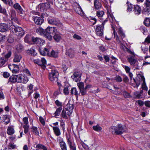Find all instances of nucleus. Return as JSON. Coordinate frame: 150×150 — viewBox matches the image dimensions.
<instances>
[{
	"instance_id": "nucleus-1",
	"label": "nucleus",
	"mask_w": 150,
	"mask_h": 150,
	"mask_svg": "<svg viewBox=\"0 0 150 150\" xmlns=\"http://www.w3.org/2000/svg\"><path fill=\"white\" fill-rule=\"evenodd\" d=\"M74 106L73 104H67L65 109H63L61 113V117L63 118L67 119L70 117L73 112Z\"/></svg>"
},
{
	"instance_id": "nucleus-2",
	"label": "nucleus",
	"mask_w": 150,
	"mask_h": 150,
	"mask_svg": "<svg viewBox=\"0 0 150 150\" xmlns=\"http://www.w3.org/2000/svg\"><path fill=\"white\" fill-rule=\"evenodd\" d=\"M58 31L57 28L55 27H48L46 29L45 37L49 40H52V35H54Z\"/></svg>"
},
{
	"instance_id": "nucleus-3",
	"label": "nucleus",
	"mask_w": 150,
	"mask_h": 150,
	"mask_svg": "<svg viewBox=\"0 0 150 150\" xmlns=\"http://www.w3.org/2000/svg\"><path fill=\"white\" fill-rule=\"evenodd\" d=\"M110 131L115 134H120L125 131L124 127L121 124H119L117 126H112L110 128Z\"/></svg>"
},
{
	"instance_id": "nucleus-4",
	"label": "nucleus",
	"mask_w": 150,
	"mask_h": 150,
	"mask_svg": "<svg viewBox=\"0 0 150 150\" xmlns=\"http://www.w3.org/2000/svg\"><path fill=\"white\" fill-rule=\"evenodd\" d=\"M47 21L49 24L56 25L59 28H62L63 26L62 23L57 19L50 17L48 18Z\"/></svg>"
},
{
	"instance_id": "nucleus-5",
	"label": "nucleus",
	"mask_w": 150,
	"mask_h": 150,
	"mask_svg": "<svg viewBox=\"0 0 150 150\" xmlns=\"http://www.w3.org/2000/svg\"><path fill=\"white\" fill-rule=\"evenodd\" d=\"M59 73L56 70H52L49 74V79L53 82H56L58 80Z\"/></svg>"
},
{
	"instance_id": "nucleus-6",
	"label": "nucleus",
	"mask_w": 150,
	"mask_h": 150,
	"mask_svg": "<svg viewBox=\"0 0 150 150\" xmlns=\"http://www.w3.org/2000/svg\"><path fill=\"white\" fill-rule=\"evenodd\" d=\"M11 26V28L14 29V31L16 35L21 37L24 35V31L21 28L19 27H16L13 25Z\"/></svg>"
},
{
	"instance_id": "nucleus-7",
	"label": "nucleus",
	"mask_w": 150,
	"mask_h": 150,
	"mask_svg": "<svg viewBox=\"0 0 150 150\" xmlns=\"http://www.w3.org/2000/svg\"><path fill=\"white\" fill-rule=\"evenodd\" d=\"M130 53L132 54V55L129 56L127 58V60L131 65L136 64L138 65V61L136 59L135 55L132 52Z\"/></svg>"
},
{
	"instance_id": "nucleus-8",
	"label": "nucleus",
	"mask_w": 150,
	"mask_h": 150,
	"mask_svg": "<svg viewBox=\"0 0 150 150\" xmlns=\"http://www.w3.org/2000/svg\"><path fill=\"white\" fill-rule=\"evenodd\" d=\"M11 52L9 51L4 56V57H2L0 58V67L2 66L8 60V58L11 56Z\"/></svg>"
},
{
	"instance_id": "nucleus-9",
	"label": "nucleus",
	"mask_w": 150,
	"mask_h": 150,
	"mask_svg": "<svg viewBox=\"0 0 150 150\" xmlns=\"http://www.w3.org/2000/svg\"><path fill=\"white\" fill-rule=\"evenodd\" d=\"M18 82L26 83L28 81V78L25 74L18 75Z\"/></svg>"
},
{
	"instance_id": "nucleus-10",
	"label": "nucleus",
	"mask_w": 150,
	"mask_h": 150,
	"mask_svg": "<svg viewBox=\"0 0 150 150\" xmlns=\"http://www.w3.org/2000/svg\"><path fill=\"white\" fill-rule=\"evenodd\" d=\"M81 73L78 71L74 72L71 76L73 80L76 82L80 81L81 79Z\"/></svg>"
},
{
	"instance_id": "nucleus-11",
	"label": "nucleus",
	"mask_w": 150,
	"mask_h": 150,
	"mask_svg": "<svg viewBox=\"0 0 150 150\" xmlns=\"http://www.w3.org/2000/svg\"><path fill=\"white\" fill-rule=\"evenodd\" d=\"M8 23L10 24L8 25L5 23H1L0 24V31L2 32H5L7 31L8 29V26H10L12 25V22L11 21H9ZM10 28V29L11 28Z\"/></svg>"
},
{
	"instance_id": "nucleus-12",
	"label": "nucleus",
	"mask_w": 150,
	"mask_h": 150,
	"mask_svg": "<svg viewBox=\"0 0 150 150\" xmlns=\"http://www.w3.org/2000/svg\"><path fill=\"white\" fill-rule=\"evenodd\" d=\"M104 27L100 25H97L95 28L96 34L98 36H101L103 34Z\"/></svg>"
},
{
	"instance_id": "nucleus-13",
	"label": "nucleus",
	"mask_w": 150,
	"mask_h": 150,
	"mask_svg": "<svg viewBox=\"0 0 150 150\" xmlns=\"http://www.w3.org/2000/svg\"><path fill=\"white\" fill-rule=\"evenodd\" d=\"M32 40L34 43L40 44L41 45L44 44L45 41L41 38L38 37H33Z\"/></svg>"
},
{
	"instance_id": "nucleus-14",
	"label": "nucleus",
	"mask_w": 150,
	"mask_h": 150,
	"mask_svg": "<svg viewBox=\"0 0 150 150\" xmlns=\"http://www.w3.org/2000/svg\"><path fill=\"white\" fill-rule=\"evenodd\" d=\"M13 8L16 10L18 13L22 14L23 10L20 4L18 3H16L13 5Z\"/></svg>"
},
{
	"instance_id": "nucleus-15",
	"label": "nucleus",
	"mask_w": 150,
	"mask_h": 150,
	"mask_svg": "<svg viewBox=\"0 0 150 150\" xmlns=\"http://www.w3.org/2000/svg\"><path fill=\"white\" fill-rule=\"evenodd\" d=\"M33 20L36 24L39 25H41L44 21L43 18L42 17H36L34 18Z\"/></svg>"
},
{
	"instance_id": "nucleus-16",
	"label": "nucleus",
	"mask_w": 150,
	"mask_h": 150,
	"mask_svg": "<svg viewBox=\"0 0 150 150\" xmlns=\"http://www.w3.org/2000/svg\"><path fill=\"white\" fill-rule=\"evenodd\" d=\"M144 4L146 6L144 8L145 11L149 13L150 12V8L149 7L150 6V0H146Z\"/></svg>"
},
{
	"instance_id": "nucleus-17",
	"label": "nucleus",
	"mask_w": 150,
	"mask_h": 150,
	"mask_svg": "<svg viewBox=\"0 0 150 150\" xmlns=\"http://www.w3.org/2000/svg\"><path fill=\"white\" fill-rule=\"evenodd\" d=\"M39 51L41 54L43 56L48 55L49 56V51L47 48H45L42 50L40 48L39 49Z\"/></svg>"
},
{
	"instance_id": "nucleus-18",
	"label": "nucleus",
	"mask_w": 150,
	"mask_h": 150,
	"mask_svg": "<svg viewBox=\"0 0 150 150\" xmlns=\"http://www.w3.org/2000/svg\"><path fill=\"white\" fill-rule=\"evenodd\" d=\"M66 54V55L71 58L74 57L75 54L74 50L71 48L67 51Z\"/></svg>"
},
{
	"instance_id": "nucleus-19",
	"label": "nucleus",
	"mask_w": 150,
	"mask_h": 150,
	"mask_svg": "<svg viewBox=\"0 0 150 150\" xmlns=\"http://www.w3.org/2000/svg\"><path fill=\"white\" fill-rule=\"evenodd\" d=\"M140 79L142 81V87L143 89L144 90L147 91L148 90V87L146 85L145 81V79L144 76H141Z\"/></svg>"
},
{
	"instance_id": "nucleus-20",
	"label": "nucleus",
	"mask_w": 150,
	"mask_h": 150,
	"mask_svg": "<svg viewBox=\"0 0 150 150\" xmlns=\"http://www.w3.org/2000/svg\"><path fill=\"white\" fill-rule=\"evenodd\" d=\"M18 75H14L11 76L8 79V82L14 83L16 82H18Z\"/></svg>"
},
{
	"instance_id": "nucleus-21",
	"label": "nucleus",
	"mask_w": 150,
	"mask_h": 150,
	"mask_svg": "<svg viewBox=\"0 0 150 150\" xmlns=\"http://www.w3.org/2000/svg\"><path fill=\"white\" fill-rule=\"evenodd\" d=\"M133 11L135 14L139 15L141 13V8L138 5H135L134 7Z\"/></svg>"
},
{
	"instance_id": "nucleus-22",
	"label": "nucleus",
	"mask_w": 150,
	"mask_h": 150,
	"mask_svg": "<svg viewBox=\"0 0 150 150\" xmlns=\"http://www.w3.org/2000/svg\"><path fill=\"white\" fill-rule=\"evenodd\" d=\"M60 34L59 32L57 31L56 33L54 34L53 38L57 42H59L62 39V37Z\"/></svg>"
},
{
	"instance_id": "nucleus-23",
	"label": "nucleus",
	"mask_w": 150,
	"mask_h": 150,
	"mask_svg": "<svg viewBox=\"0 0 150 150\" xmlns=\"http://www.w3.org/2000/svg\"><path fill=\"white\" fill-rule=\"evenodd\" d=\"M53 129L54 134L57 136H59L61 134L60 129L57 127H53Z\"/></svg>"
},
{
	"instance_id": "nucleus-24",
	"label": "nucleus",
	"mask_w": 150,
	"mask_h": 150,
	"mask_svg": "<svg viewBox=\"0 0 150 150\" xmlns=\"http://www.w3.org/2000/svg\"><path fill=\"white\" fill-rule=\"evenodd\" d=\"M107 14L108 18L110 19V22L112 24L113 23H114L115 22V18L114 17L112 14L110 12L108 11H107Z\"/></svg>"
},
{
	"instance_id": "nucleus-25",
	"label": "nucleus",
	"mask_w": 150,
	"mask_h": 150,
	"mask_svg": "<svg viewBox=\"0 0 150 150\" xmlns=\"http://www.w3.org/2000/svg\"><path fill=\"white\" fill-rule=\"evenodd\" d=\"M22 58V56L19 54H17L15 55L13 60L15 62H20Z\"/></svg>"
},
{
	"instance_id": "nucleus-26",
	"label": "nucleus",
	"mask_w": 150,
	"mask_h": 150,
	"mask_svg": "<svg viewBox=\"0 0 150 150\" xmlns=\"http://www.w3.org/2000/svg\"><path fill=\"white\" fill-rule=\"evenodd\" d=\"M75 10L76 12L79 14L81 16L83 15V12L81 7L79 5H78V6L76 7V8H75Z\"/></svg>"
},
{
	"instance_id": "nucleus-27",
	"label": "nucleus",
	"mask_w": 150,
	"mask_h": 150,
	"mask_svg": "<svg viewBox=\"0 0 150 150\" xmlns=\"http://www.w3.org/2000/svg\"><path fill=\"white\" fill-rule=\"evenodd\" d=\"M36 31L38 34L41 35H44L45 36L46 29L45 30L41 28L40 27L36 29Z\"/></svg>"
},
{
	"instance_id": "nucleus-28",
	"label": "nucleus",
	"mask_w": 150,
	"mask_h": 150,
	"mask_svg": "<svg viewBox=\"0 0 150 150\" xmlns=\"http://www.w3.org/2000/svg\"><path fill=\"white\" fill-rule=\"evenodd\" d=\"M113 30V33L114 35V37L116 38L117 41L118 42H120V41L116 32H115V26L112 24H111Z\"/></svg>"
},
{
	"instance_id": "nucleus-29",
	"label": "nucleus",
	"mask_w": 150,
	"mask_h": 150,
	"mask_svg": "<svg viewBox=\"0 0 150 150\" xmlns=\"http://www.w3.org/2000/svg\"><path fill=\"white\" fill-rule=\"evenodd\" d=\"M14 132V130L12 126L8 127L7 130V132L8 134L11 135L13 134Z\"/></svg>"
},
{
	"instance_id": "nucleus-30",
	"label": "nucleus",
	"mask_w": 150,
	"mask_h": 150,
	"mask_svg": "<svg viewBox=\"0 0 150 150\" xmlns=\"http://www.w3.org/2000/svg\"><path fill=\"white\" fill-rule=\"evenodd\" d=\"M68 144L69 145V147L71 150H76V147L75 145L74 144H72L71 141L68 139L67 140Z\"/></svg>"
},
{
	"instance_id": "nucleus-31",
	"label": "nucleus",
	"mask_w": 150,
	"mask_h": 150,
	"mask_svg": "<svg viewBox=\"0 0 150 150\" xmlns=\"http://www.w3.org/2000/svg\"><path fill=\"white\" fill-rule=\"evenodd\" d=\"M94 6L95 8L96 9H98L101 8L102 6L101 3L97 0H95L94 1Z\"/></svg>"
},
{
	"instance_id": "nucleus-32",
	"label": "nucleus",
	"mask_w": 150,
	"mask_h": 150,
	"mask_svg": "<svg viewBox=\"0 0 150 150\" xmlns=\"http://www.w3.org/2000/svg\"><path fill=\"white\" fill-rule=\"evenodd\" d=\"M31 131L33 134L35 135L38 136L39 135V132L38 130L37 127L35 126H32Z\"/></svg>"
},
{
	"instance_id": "nucleus-33",
	"label": "nucleus",
	"mask_w": 150,
	"mask_h": 150,
	"mask_svg": "<svg viewBox=\"0 0 150 150\" xmlns=\"http://www.w3.org/2000/svg\"><path fill=\"white\" fill-rule=\"evenodd\" d=\"M4 122L6 125L8 124L10 122V119L8 115H3Z\"/></svg>"
},
{
	"instance_id": "nucleus-34",
	"label": "nucleus",
	"mask_w": 150,
	"mask_h": 150,
	"mask_svg": "<svg viewBox=\"0 0 150 150\" xmlns=\"http://www.w3.org/2000/svg\"><path fill=\"white\" fill-rule=\"evenodd\" d=\"M16 49L18 52H21L23 50V47L21 44H18L16 45Z\"/></svg>"
},
{
	"instance_id": "nucleus-35",
	"label": "nucleus",
	"mask_w": 150,
	"mask_h": 150,
	"mask_svg": "<svg viewBox=\"0 0 150 150\" xmlns=\"http://www.w3.org/2000/svg\"><path fill=\"white\" fill-rule=\"evenodd\" d=\"M62 107H59L57 109L56 111L54 114L55 115V117H57V116L59 115L61 111L62 110Z\"/></svg>"
},
{
	"instance_id": "nucleus-36",
	"label": "nucleus",
	"mask_w": 150,
	"mask_h": 150,
	"mask_svg": "<svg viewBox=\"0 0 150 150\" xmlns=\"http://www.w3.org/2000/svg\"><path fill=\"white\" fill-rule=\"evenodd\" d=\"M5 4L10 6H13V2L11 0H1Z\"/></svg>"
},
{
	"instance_id": "nucleus-37",
	"label": "nucleus",
	"mask_w": 150,
	"mask_h": 150,
	"mask_svg": "<svg viewBox=\"0 0 150 150\" xmlns=\"http://www.w3.org/2000/svg\"><path fill=\"white\" fill-rule=\"evenodd\" d=\"M27 52L28 53L33 56L35 55L36 54L35 50L32 48L28 50L27 51Z\"/></svg>"
},
{
	"instance_id": "nucleus-38",
	"label": "nucleus",
	"mask_w": 150,
	"mask_h": 150,
	"mask_svg": "<svg viewBox=\"0 0 150 150\" xmlns=\"http://www.w3.org/2000/svg\"><path fill=\"white\" fill-rule=\"evenodd\" d=\"M31 35H30L28 34L25 36L24 38L25 42L27 43H30L31 40Z\"/></svg>"
},
{
	"instance_id": "nucleus-39",
	"label": "nucleus",
	"mask_w": 150,
	"mask_h": 150,
	"mask_svg": "<svg viewBox=\"0 0 150 150\" xmlns=\"http://www.w3.org/2000/svg\"><path fill=\"white\" fill-rule=\"evenodd\" d=\"M71 93L72 94H74L76 96H77L79 94L78 91L75 88H73L71 89Z\"/></svg>"
},
{
	"instance_id": "nucleus-40",
	"label": "nucleus",
	"mask_w": 150,
	"mask_h": 150,
	"mask_svg": "<svg viewBox=\"0 0 150 150\" xmlns=\"http://www.w3.org/2000/svg\"><path fill=\"white\" fill-rule=\"evenodd\" d=\"M11 20L14 22H17V18L16 17V14L15 12H13L11 16Z\"/></svg>"
},
{
	"instance_id": "nucleus-41",
	"label": "nucleus",
	"mask_w": 150,
	"mask_h": 150,
	"mask_svg": "<svg viewBox=\"0 0 150 150\" xmlns=\"http://www.w3.org/2000/svg\"><path fill=\"white\" fill-rule=\"evenodd\" d=\"M57 52H55L54 50H52L51 52L50 53H49V56L51 57H57Z\"/></svg>"
},
{
	"instance_id": "nucleus-42",
	"label": "nucleus",
	"mask_w": 150,
	"mask_h": 150,
	"mask_svg": "<svg viewBox=\"0 0 150 150\" xmlns=\"http://www.w3.org/2000/svg\"><path fill=\"white\" fill-rule=\"evenodd\" d=\"M46 5H48V4H47L43 3L39 6V7L40 8L41 11H44L46 10V8L45 7Z\"/></svg>"
},
{
	"instance_id": "nucleus-43",
	"label": "nucleus",
	"mask_w": 150,
	"mask_h": 150,
	"mask_svg": "<svg viewBox=\"0 0 150 150\" xmlns=\"http://www.w3.org/2000/svg\"><path fill=\"white\" fill-rule=\"evenodd\" d=\"M93 130L97 132H100L102 130V128L99 125H97L96 126H94L93 127Z\"/></svg>"
},
{
	"instance_id": "nucleus-44",
	"label": "nucleus",
	"mask_w": 150,
	"mask_h": 150,
	"mask_svg": "<svg viewBox=\"0 0 150 150\" xmlns=\"http://www.w3.org/2000/svg\"><path fill=\"white\" fill-rule=\"evenodd\" d=\"M144 23L147 26H150V18H146L144 21Z\"/></svg>"
},
{
	"instance_id": "nucleus-45",
	"label": "nucleus",
	"mask_w": 150,
	"mask_h": 150,
	"mask_svg": "<svg viewBox=\"0 0 150 150\" xmlns=\"http://www.w3.org/2000/svg\"><path fill=\"white\" fill-rule=\"evenodd\" d=\"M36 147L39 149H41L43 150H47V149L45 146L40 144H37L36 146Z\"/></svg>"
},
{
	"instance_id": "nucleus-46",
	"label": "nucleus",
	"mask_w": 150,
	"mask_h": 150,
	"mask_svg": "<svg viewBox=\"0 0 150 150\" xmlns=\"http://www.w3.org/2000/svg\"><path fill=\"white\" fill-rule=\"evenodd\" d=\"M59 145L62 150H67V145L64 142Z\"/></svg>"
},
{
	"instance_id": "nucleus-47",
	"label": "nucleus",
	"mask_w": 150,
	"mask_h": 150,
	"mask_svg": "<svg viewBox=\"0 0 150 150\" xmlns=\"http://www.w3.org/2000/svg\"><path fill=\"white\" fill-rule=\"evenodd\" d=\"M104 14L103 11H98L96 12V15L99 18L102 17Z\"/></svg>"
},
{
	"instance_id": "nucleus-48",
	"label": "nucleus",
	"mask_w": 150,
	"mask_h": 150,
	"mask_svg": "<svg viewBox=\"0 0 150 150\" xmlns=\"http://www.w3.org/2000/svg\"><path fill=\"white\" fill-rule=\"evenodd\" d=\"M19 68L18 66L15 64L12 71V72L13 74H16L18 72Z\"/></svg>"
},
{
	"instance_id": "nucleus-49",
	"label": "nucleus",
	"mask_w": 150,
	"mask_h": 150,
	"mask_svg": "<svg viewBox=\"0 0 150 150\" xmlns=\"http://www.w3.org/2000/svg\"><path fill=\"white\" fill-rule=\"evenodd\" d=\"M118 33L122 38L125 37V35L123 32L122 29L121 28H120L118 29Z\"/></svg>"
},
{
	"instance_id": "nucleus-50",
	"label": "nucleus",
	"mask_w": 150,
	"mask_h": 150,
	"mask_svg": "<svg viewBox=\"0 0 150 150\" xmlns=\"http://www.w3.org/2000/svg\"><path fill=\"white\" fill-rule=\"evenodd\" d=\"M23 127L24 129V132L26 134L29 130V126L28 125H23Z\"/></svg>"
},
{
	"instance_id": "nucleus-51",
	"label": "nucleus",
	"mask_w": 150,
	"mask_h": 150,
	"mask_svg": "<svg viewBox=\"0 0 150 150\" xmlns=\"http://www.w3.org/2000/svg\"><path fill=\"white\" fill-rule=\"evenodd\" d=\"M134 97L137 98H142V95L139 92L136 91L134 93Z\"/></svg>"
},
{
	"instance_id": "nucleus-52",
	"label": "nucleus",
	"mask_w": 150,
	"mask_h": 150,
	"mask_svg": "<svg viewBox=\"0 0 150 150\" xmlns=\"http://www.w3.org/2000/svg\"><path fill=\"white\" fill-rule=\"evenodd\" d=\"M16 146L12 143H10L8 146V149H13L16 148Z\"/></svg>"
},
{
	"instance_id": "nucleus-53",
	"label": "nucleus",
	"mask_w": 150,
	"mask_h": 150,
	"mask_svg": "<svg viewBox=\"0 0 150 150\" xmlns=\"http://www.w3.org/2000/svg\"><path fill=\"white\" fill-rule=\"evenodd\" d=\"M77 85L79 89L84 88V83L82 82H80L77 84Z\"/></svg>"
},
{
	"instance_id": "nucleus-54",
	"label": "nucleus",
	"mask_w": 150,
	"mask_h": 150,
	"mask_svg": "<svg viewBox=\"0 0 150 150\" xmlns=\"http://www.w3.org/2000/svg\"><path fill=\"white\" fill-rule=\"evenodd\" d=\"M57 142L59 143V144L64 142L63 138L61 137H59L57 138Z\"/></svg>"
},
{
	"instance_id": "nucleus-55",
	"label": "nucleus",
	"mask_w": 150,
	"mask_h": 150,
	"mask_svg": "<svg viewBox=\"0 0 150 150\" xmlns=\"http://www.w3.org/2000/svg\"><path fill=\"white\" fill-rule=\"evenodd\" d=\"M34 62L39 65H41V60L38 59H36L33 60Z\"/></svg>"
},
{
	"instance_id": "nucleus-56",
	"label": "nucleus",
	"mask_w": 150,
	"mask_h": 150,
	"mask_svg": "<svg viewBox=\"0 0 150 150\" xmlns=\"http://www.w3.org/2000/svg\"><path fill=\"white\" fill-rule=\"evenodd\" d=\"M55 104L58 107H62V103L59 101L58 100H57L55 101Z\"/></svg>"
},
{
	"instance_id": "nucleus-57",
	"label": "nucleus",
	"mask_w": 150,
	"mask_h": 150,
	"mask_svg": "<svg viewBox=\"0 0 150 150\" xmlns=\"http://www.w3.org/2000/svg\"><path fill=\"white\" fill-rule=\"evenodd\" d=\"M141 49L142 51L144 53H145L147 52L148 50V48L146 46H141Z\"/></svg>"
},
{
	"instance_id": "nucleus-58",
	"label": "nucleus",
	"mask_w": 150,
	"mask_h": 150,
	"mask_svg": "<svg viewBox=\"0 0 150 150\" xmlns=\"http://www.w3.org/2000/svg\"><path fill=\"white\" fill-rule=\"evenodd\" d=\"M80 93L82 95H85L86 93V89L85 88H81L80 89Z\"/></svg>"
},
{
	"instance_id": "nucleus-59",
	"label": "nucleus",
	"mask_w": 150,
	"mask_h": 150,
	"mask_svg": "<svg viewBox=\"0 0 150 150\" xmlns=\"http://www.w3.org/2000/svg\"><path fill=\"white\" fill-rule=\"evenodd\" d=\"M23 123L25 125H28V118L27 117H25L23 119Z\"/></svg>"
},
{
	"instance_id": "nucleus-60",
	"label": "nucleus",
	"mask_w": 150,
	"mask_h": 150,
	"mask_svg": "<svg viewBox=\"0 0 150 150\" xmlns=\"http://www.w3.org/2000/svg\"><path fill=\"white\" fill-rule=\"evenodd\" d=\"M144 43L146 44L150 43V36H148L145 39Z\"/></svg>"
},
{
	"instance_id": "nucleus-61",
	"label": "nucleus",
	"mask_w": 150,
	"mask_h": 150,
	"mask_svg": "<svg viewBox=\"0 0 150 150\" xmlns=\"http://www.w3.org/2000/svg\"><path fill=\"white\" fill-rule=\"evenodd\" d=\"M73 38L74 39L77 40H80L81 39V37L80 36L76 34H75L73 35Z\"/></svg>"
},
{
	"instance_id": "nucleus-62",
	"label": "nucleus",
	"mask_w": 150,
	"mask_h": 150,
	"mask_svg": "<svg viewBox=\"0 0 150 150\" xmlns=\"http://www.w3.org/2000/svg\"><path fill=\"white\" fill-rule=\"evenodd\" d=\"M39 120L43 126H44L45 125V120L42 117L40 116L39 117Z\"/></svg>"
},
{
	"instance_id": "nucleus-63",
	"label": "nucleus",
	"mask_w": 150,
	"mask_h": 150,
	"mask_svg": "<svg viewBox=\"0 0 150 150\" xmlns=\"http://www.w3.org/2000/svg\"><path fill=\"white\" fill-rule=\"evenodd\" d=\"M115 79L117 81L119 82H121L122 81V78L119 76H116Z\"/></svg>"
},
{
	"instance_id": "nucleus-64",
	"label": "nucleus",
	"mask_w": 150,
	"mask_h": 150,
	"mask_svg": "<svg viewBox=\"0 0 150 150\" xmlns=\"http://www.w3.org/2000/svg\"><path fill=\"white\" fill-rule=\"evenodd\" d=\"M123 95L124 97L126 98H129L130 97V94L126 91H124L123 92Z\"/></svg>"
}]
</instances>
